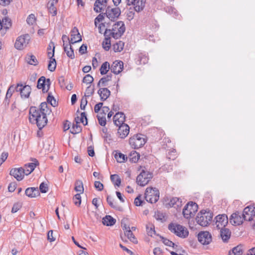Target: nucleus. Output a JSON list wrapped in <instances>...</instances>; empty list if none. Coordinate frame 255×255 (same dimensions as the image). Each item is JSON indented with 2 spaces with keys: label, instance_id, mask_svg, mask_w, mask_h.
I'll list each match as a JSON object with an SVG mask.
<instances>
[{
  "label": "nucleus",
  "instance_id": "nucleus-1",
  "mask_svg": "<svg viewBox=\"0 0 255 255\" xmlns=\"http://www.w3.org/2000/svg\"><path fill=\"white\" fill-rule=\"evenodd\" d=\"M40 108L31 107L29 111V122L33 124H36L39 129H42L47 123V115H49L51 110L48 108L46 102L40 104Z\"/></svg>",
  "mask_w": 255,
  "mask_h": 255
},
{
  "label": "nucleus",
  "instance_id": "nucleus-2",
  "mask_svg": "<svg viewBox=\"0 0 255 255\" xmlns=\"http://www.w3.org/2000/svg\"><path fill=\"white\" fill-rule=\"evenodd\" d=\"M108 30H110L109 34L115 39H118L124 34L126 27L123 21H119L113 25L112 29H108Z\"/></svg>",
  "mask_w": 255,
  "mask_h": 255
},
{
  "label": "nucleus",
  "instance_id": "nucleus-3",
  "mask_svg": "<svg viewBox=\"0 0 255 255\" xmlns=\"http://www.w3.org/2000/svg\"><path fill=\"white\" fill-rule=\"evenodd\" d=\"M213 215L211 213L202 210L198 213L196 220L199 225L203 227H206L211 221Z\"/></svg>",
  "mask_w": 255,
  "mask_h": 255
},
{
  "label": "nucleus",
  "instance_id": "nucleus-4",
  "mask_svg": "<svg viewBox=\"0 0 255 255\" xmlns=\"http://www.w3.org/2000/svg\"><path fill=\"white\" fill-rule=\"evenodd\" d=\"M168 229L176 236L185 238L188 235V230L183 226L176 224L170 223L168 225Z\"/></svg>",
  "mask_w": 255,
  "mask_h": 255
},
{
  "label": "nucleus",
  "instance_id": "nucleus-5",
  "mask_svg": "<svg viewBox=\"0 0 255 255\" xmlns=\"http://www.w3.org/2000/svg\"><path fill=\"white\" fill-rule=\"evenodd\" d=\"M144 195L145 200L151 203H156L159 198V192L156 188H147Z\"/></svg>",
  "mask_w": 255,
  "mask_h": 255
},
{
  "label": "nucleus",
  "instance_id": "nucleus-6",
  "mask_svg": "<svg viewBox=\"0 0 255 255\" xmlns=\"http://www.w3.org/2000/svg\"><path fill=\"white\" fill-rule=\"evenodd\" d=\"M146 142L145 135L142 134H136L129 139L130 145L134 149L142 147Z\"/></svg>",
  "mask_w": 255,
  "mask_h": 255
},
{
  "label": "nucleus",
  "instance_id": "nucleus-7",
  "mask_svg": "<svg viewBox=\"0 0 255 255\" xmlns=\"http://www.w3.org/2000/svg\"><path fill=\"white\" fill-rule=\"evenodd\" d=\"M197 209L198 205L196 203L193 202H189L184 207L182 213L185 218L189 219L194 216Z\"/></svg>",
  "mask_w": 255,
  "mask_h": 255
},
{
  "label": "nucleus",
  "instance_id": "nucleus-8",
  "mask_svg": "<svg viewBox=\"0 0 255 255\" xmlns=\"http://www.w3.org/2000/svg\"><path fill=\"white\" fill-rule=\"evenodd\" d=\"M152 177V174L149 172L142 170L136 178L137 183L141 186H144L146 185L150 179Z\"/></svg>",
  "mask_w": 255,
  "mask_h": 255
},
{
  "label": "nucleus",
  "instance_id": "nucleus-9",
  "mask_svg": "<svg viewBox=\"0 0 255 255\" xmlns=\"http://www.w3.org/2000/svg\"><path fill=\"white\" fill-rule=\"evenodd\" d=\"M121 13V10L119 7L112 8L109 6L107 7L106 12V16L111 21H114L119 17Z\"/></svg>",
  "mask_w": 255,
  "mask_h": 255
},
{
  "label": "nucleus",
  "instance_id": "nucleus-10",
  "mask_svg": "<svg viewBox=\"0 0 255 255\" xmlns=\"http://www.w3.org/2000/svg\"><path fill=\"white\" fill-rule=\"evenodd\" d=\"M51 85L50 79H46L44 76H41L37 81V88L42 89L44 93H47Z\"/></svg>",
  "mask_w": 255,
  "mask_h": 255
},
{
  "label": "nucleus",
  "instance_id": "nucleus-11",
  "mask_svg": "<svg viewBox=\"0 0 255 255\" xmlns=\"http://www.w3.org/2000/svg\"><path fill=\"white\" fill-rule=\"evenodd\" d=\"M29 40V35L28 34L20 36L17 38L14 46L17 49L22 50L26 46Z\"/></svg>",
  "mask_w": 255,
  "mask_h": 255
},
{
  "label": "nucleus",
  "instance_id": "nucleus-12",
  "mask_svg": "<svg viewBox=\"0 0 255 255\" xmlns=\"http://www.w3.org/2000/svg\"><path fill=\"white\" fill-rule=\"evenodd\" d=\"M15 91L20 92L22 98H28L31 93V88L29 85L23 86L18 84L15 87Z\"/></svg>",
  "mask_w": 255,
  "mask_h": 255
},
{
  "label": "nucleus",
  "instance_id": "nucleus-13",
  "mask_svg": "<svg viewBox=\"0 0 255 255\" xmlns=\"http://www.w3.org/2000/svg\"><path fill=\"white\" fill-rule=\"evenodd\" d=\"M145 0H126L127 5H132L135 11L139 12L143 10L145 4Z\"/></svg>",
  "mask_w": 255,
  "mask_h": 255
},
{
  "label": "nucleus",
  "instance_id": "nucleus-14",
  "mask_svg": "<svg viewBox=\"0 0 255 255\" xmlns=\"http://www.w3.org/2000/svg\"><path fill=\"white\" fill-rule=\"evenodd\" d=\"M244 220L243 213L240 212H236L231 216L230 218V223L235 226L241 225Z\"/></svg>",
  "mask_w": 255,
  "mask_h": 255
},
{
  "label": "nucleus",
  "instance_id": "nucleus-15",
  "mask_svg": "<svg viewBox=\"0 0 255 255\" xmlns=\"http://www.w3.org/2000/svg\"><path fill=\"white\" fill-rule=\"evenodd\" d=\"M242 213L245 221H251L255 216V207L249 206L244 209Z\"/></svg>",
  "mask_w": 255,
  "mask_h": 255
},
{
  "label": "nucleus",
  "instance_id": "nucleus-16",
  "mask_svg": "<svg viewBox=\"0 0 255 255\" xmlns=\"http://www.w3.org/2000/svg\"><path fill=\"white\" fill-rule=\"evenodd\" d=\"M216 227L218 229L225 228V226L228 223V218L225 214L219 215L216 217L214 221Z\"/></svg>",
  "mask_w": 255,
  "mask_h": 255
},
{
  "label": "nucleus",
  "instance_id": "nucleus-17",
  "mask_svg": "<svg viewBox=\"0 0 255 255\" xmlns=\"http://www.w3.org/2000/svg\"><path fill=\"white\" fill-rule=\"evenodd\" d=\"M198 239L202 244L208 245L212 241V236L209 232H201L198 235Z\"/></svg>",
  "mask_w": 255,
  "mask_h": 255
},
{
  "label": "nucleus",
  "instance_id": "nucleus-18",
  "mask_svg": "<svg viewBox=\"0 0 255 255\" xmlns=\"http://www.w3.org/2000/svg\"><path fill=\"white\" fill-rule=\"evenodd\" d=\"M82 40V37L79 32L78 28L76 27H74L71 31L70 44H73L81 41Z\"/></svg>",
  "mask_w": 255,
  "mask_h": 255
},
{
  "label": "nucleus",
  "instance_id": "nucleus-19",
  "mask_svg": "<svg viewBox=\"0 0 255 255\" xmlns=\"http://www.w3.org/2000/svg\"><path fill=\"white\" fill-rule=\"evenodd\" d=\"M32 162L25 164L23 168L24 174L28 175L30 174L35 169L36 166L39 164L38 161L36 159H32Z\"/></svg>",
  "mask_w": 255,
  "mask_h": 255
},
{
  "label": "nucleus",
  "instance_id": "nucleus-20",
  "mask_svg": "<svg viewBox=\"0 0 255 255\" xmlns=\"http://www.w3.org/2000/svg\"><path fill=\"white\" fill-rule=\"evenodd\" d=\"M118 134L121 138H125L129 133V127L127 124L119 126Z\"/></svg>",
  "mask_w": 255,
  "mask_h": 255
},
{
  "label": "nucleus",
  "instance_id": "nucleus-21",
  "mask_svg": "<svg viewBox=\"0 0 255 255\" xmlns=\"http://www.w3.org/2000/svg\"><path fill=\"white\" fill-rule=\"evenodd\" d=\"M23 168H13L10 171V175L13 176L17 181L22 180L24 177Z\"/></svg>",
  "mask_w": 255,
  "mask_h": 255
},
{
  "label": "nucleus",
  "instance_id": "nucleus-22",
  "mask_svg": "<svg viewBox=\"0 0 255 255\" xmlns=\"http://www.w3.org/2000/svg\"><path fill=\"white\" fill-rule=\"evenodd\" d=\"M124 63L121 61H115L111 67V71L115 74H119L123 69Z\"/></svg>",
  "mask_w": 255,
  "mask_h": 255
},
{
  "label": "nucleus",
  "instance_id": "nucleus-23",
  "mask_svg": "<svg viewBox=\"0 0 255 255\" xmlns=\"http://www.w3.org/2000/svg\"><path fill=\"white\" fill-rule=\"evenodd\" d=\"M125 119L126 116L123 113L118 112L116 113V115L114 116V123L116 126L125 124L124 123Z\"/></svg>",
  "mask_w": 255,
  "mask_h": 255
},
{
  "label": "nucleus",
  "instance_id": "nucleus-24",
  "mask_svg": "<svg viewBox=\"0 0 255 255\" xmlns=\"http://www.w3.org/2000/svg\"><path fill=\"white\" fill-rule=\"evenodd\" d=\"M109 31L110 30H108L107 28L106 29L104 32L105 38L102 43L103 47L106 51H108L111 47V36H112L109 34Z\"/></svg>",
  "mask_w": 255,
  "mask_h": 255
},
{
  "label": "nucleus",
  "instance_id": "nucleus-25",
  "mask_svg": "<svg viewBox=\"0 0 255 255\" xmlns=\"http://www.w3.org/2000/svg\"><path fill=\"white\" fill-rule=\"evenodd\" d=\"M108 0H96L94 3V10L97 12H100L103 7L106 6Z\"/></svg>",
  "mask_w": 255,
  "mask_h": 255
},
{
  "label": "nucleus",
  "instance_id": "nucleus-26",
  "mask_svg": "<svg viewBox=\"0 0 255 255\" xmlns=\"http://www.w3.org/2000/svg\"><path fill=\"white\" fill-rule=\"evenodd\" d=\"M220 230V236L225 243L228 242L231 237V232L229 229L224 228H221Z\"/></svg>",
  "mask_w": 255,
  "mask_h": 255
},
{
  "label": "nucleus",
  "instance_id": "nucleus-27",
  "mask_svg": "<svg viewBox=\"0 0 255 255\" xmlns=\"http://www.w3.org/2000/svg\"><path fill=\"white\" fill-rule=\"evenodd\" d=\"M98 93L100 96L101 100L102 101L106 100L110 96L111 92L107 88H100L98 91Z\"/></svg>",
  "mask_w": 255,
  "mask_h": 255
},
{
  "label": "nucleus",
  "instance_id": "nucleus-28",
  "mask_svg": "<svg viewBox=\"0 0 255 255\" xmlns=\"http://www.w3.org/2000/svg\"><path fill=\"white\" fill-rule=\"evenodd\" d=\"M26 196L30 198L36 197L39 195V192L37 188L29 187L27 188L25 191Z\"/></svg>",
  "mask_w": 255,
  "mask_h": 255
},
{
  "label": "nucleus",
  "instance_id": "nucleus-29",
  "mask_svg": "<svg viewBox=\"0 0 255 255\" xmlns=\"http://www.w3.org/2000/svg\"><path fill=\"white\" fill-rule=\"evenodd\" d=\"M63 46L67 56L72 59H74L75 58V55L71 44L68 45V44H63Z\"/></svg>",
  "mask_w": 255,
  "mask_h": 255
},
{
  "label": "nucleus",
  "instance_id": "nucleus-30",
  "mask_svg": "<svg viewBox=\"0 0 255 255\" xmlns=\"http://www.w3.org/2000/svg\"><path fill=\"white\" fill-rule=\"evenodd\" d=\"M116 221V219L110 215H106L102 220L103 224L107 226L114 225L115 224Z\"/></svg>",
  "mask_w": 255,
  "mask_h": 255
},
{
  "label": "nucleus",
  "instance_id": "nucleus-31",
  "mask_svg": "<svg viewBox=\"0 0 255 255\" xmlns=\"http://www.w3.org/2000/svg\"><path fill=\"white\" fill-rule=\"evenodd\" d=\"M107 201L111 207L119 211H122V207L119 206L116 202H114V199L111 196H107Z\"/></svg>",
  "mask_w": 255,
  "mask_h": 255
},
{
  "label": "nucleus",
  "instance_id": "nucleus-32",
  "mask_svg": "<svg viewBox=\"0 0 255 255\" xmlns=\"http://www.w3.org/2000/svg\"><path fill=\"white\" fill-rule=\"evenodd\" d=\"M112 78V74L108 75L106 77L102 78L99 81L97 86L100 87L101 86L105 87L107 86V83L110 81Z\"/></svg>",
  "mask_w": 255,
  "mask_h": 255
},
{
  "label": "nucleus",
  "instance_id": "nucleus-33",
  "mask_svg": "<svg viewBox=\"0 0 255 255\" xmlns=\"http://www.w3.org/2000/svg\"><path fill=\"white\" fill-rule=\"evenodd\" d=\"M57 2L51 1L48 6L49 12L52 14L53 16H55L57 14V9L55 6V4Z\"/></svg>",
  "mask_w": 255,
  "mask_h": 255
},
{
  "label": "nucleus",
  "instance_id": "nucleus-34",
  "mask_svg": "<svg viewBox=\"0 0 255 255\" xmlns=\"http://www.w3.org/2000/svg\"><path fill=\"white\" fill-rule=\"evenodd\" d=\"M73 123L72 128L70 129V132L73 134H77L80 132L82 130V128L79 125L78 122H75Z\"/></svg>",
  "mask_w": 255,
  "mask_h": 255
},
{
  "label": "nucleus",
  "instance_id": "nucleus-35",
  "mask_svg": "<svg viewBox=\"0 0 255 255\" xmlns=\"http://www.w3.org/2000/svg\"><path fill=\"white\" fill-rule=\"evenodd\" d=\"M75 122H78V123H82L84 125H87V118L85 112L81 114V117H77L75 119Z\"/></svg>",
  "mask_w": 255,
  "mask_h": 255
},
{
  "label": "nucleus",
  "instance_id": "nucleus-36",
  "mask_svg": "<svg viewBox=\"0 0 255 255\" xmlns=\"http://www.w3.org/2000/svg\"><path fill=\"white\" fill-rule=\"evenodd\" d=\"M243 251L242 246H237L229 252V255H243Z\"/></svg>",
  "mask_w": 255,
  "mask_h": 255
},
{
  "label": "nucleus",
  "instance_id": "nucleus-37",
  "mask_svg": "<svg viewBox=\"0 0 255 255\" xmlns=\"http://www.w3.org/2000/svg\"><path fill=\"white\" fill-rule=\"evenodd\" d=\"M125 234L131 242L134 244L137 243V240L134 237L130 229H128L126 232H125Z\"/></svg>",
  "mask_w": 255,
  "mask_h": 255
},
{
  "label": "nucleus",
  "instance_id": "nucleus-38",
  "mask_svg": "<svg viewBox=\"0 0 255 255\" xmlns=\"http://www.w3.org/2000/svg\"><path fill=\"white\" fill-rule=\"evenodd\" d=\"M124 43L122 41H119L113 45V49L115 52H121L123 50L124 47Z\"/></svg>",
  "mask_w": 255,
  "mask_h": 255
},
{
  "label": "nucleus",
  "instance_id": "nucleus-39",
  "mask_svg": "<svg viewBox=\"0 0 255 255\" xmlns=\"http://www.w3.org/2000/svg\"><path fill=\"white\" fill-rule=\"evenodd\" d=\"M26 60L29 64L35 66L38 64V61L37 59L36 58L35 56L33 55H28L26 57Z\"/></svg>",
  "mask_w": 255,
  "mask_h": 255
},
{
  "label": "nucleus",
  "instance_id": "nucleus-40",
  "mask_svg": "<svg viewBox=\"0 0 255 255\" xmlns=\"http://www.w3.org/2000/svg\"><path fill=\"white\" fill-rule=\"evenodd\" d=\"M111 68L110 67V64L108 62H105L103 63L100 68V73L102 75L106 74L109 69Z\"/></svg>",
  "mask_w": 255,
  "mask_h": 255
},
{
  "label": "nucleus",
  "instance_id": "nucleus-41",
  "mask_svg": "<svg viewBox=\"0 0 255 255\" xmlns=\"http://www.w3.org/2000/svg\"><path fill=\"white\" fill-rule=\"evenodd\" d=\"M111 180L114 184L115 186L119 187L121 183V180L120 177L117 174L111 175Z\"/></svg>",
  "mask_w": 255,
  "mask_h": 255
},
{
  "label": "nucleus",
  "instance_id": "nucleus-42",
  "mask_svg": "<svg viewBox=\"0 0 255 255\" xmlns=\"http://www.w3.org/2000/svg\"><path fill=\"white\" fill-rule=\"evenodd\" d=\"M75 190L77 192H79L80 193H83L84 192V187L83 182L81 180H77L75 184Z\"/></svg>",
  "mask_w": 255,
  "mask_h": 255
},
{
  "label": "nucleus",
  "instance_id": "nucleus-43",
  "mask_svg": "<svg viewBox=\"0 0 255 255\" xmlns=\"http://www.w3.org/2000/svg\"><path fill=\"white\" fill-rule=\"evenodd\" d=\"M47 102L52 106L55 107L57 106V102L54 97L51 95V93H49L47 98Z\"/></svg>",
  "mask_w": 255,
  "mask_h": 255
},
{
  "label": "nucleus",
  "instance_id": "nucleus-44",
  "mask_svg": "<svg viewBox=\"0 0 255 255\" xmlns=\"http://www.w3.org/2000/svg\"><path fill=\"white\" fill-rule=\"evenodd\" d=\"M56 67V62L55 58H51L49 60L48 69L49 71L53 72L54 71Z\"/></svg>",
  "mask_w": 255,
  "mask_h": 255
},
{
  "label": "nucleus",
  "instance_id": "nucleus-45",
  "mask_svg": "<svg viewBox=\"0 0 255 255\" xmlns=\"http://www.w3.org/2000/svg\"><path fill=\"white\" fill-rule=\"evenodd\" d=\"M146 231L148 236H152L153 235L155 234V231L154 230V226L151 224H149L146 225Z\"/></svg>",
  "mask_w": 255,
  "mask_h": 255
},
{
  "label": "nucleus",
  "instance_id": "nucleus-46",
  "mask_svg": "<svg viewBox=\"0 0 255 255\" xmlns=\"http://www.w3.org/2000/svg\"><path fill=\"white\" fill-rule=\"evenodd\" d=\"M2 27H3L4 28L8 29L9 27L11 26V21L10 19L6 17L3 18L1 20Z\"/></svg>",
  "mask_w": 255,
  "mask_h": 255
},
{
  "label": "nucleus",
  "instance_id": "nucleus-47",
  "mask_svg": "<svg viewBox=\"0 0 255 255\" xmlns=\"http://www.w3.org/2000/svg\"><path fill=\"white\" fill-rule=\"evenodd\" d=\"M97 119L98 120L99 124L101 126H105L106 125L107 121L106 116L105 115H102V113L97 116Z\"/></svg>",
  "mask_w": 255,
  "mask_h": 255
},
{
  "label": "nucleus",
  "instance_id": "nucleus-48",
  "mask_svg": "<svg viewBox=\"0 0 255 255\" xmlns=\"http://www.w3.org/2000/svg\"><path fill=\"white\" fill-rule=\"evenodd\" d=\"M15 87H14L13 85H11L8 88L5 96V101H6L7 99L11 98L12 93L14 92V91H15Z\"/></svg>",
  "mask_w": 255,
  "mask_h": 255
},
{
  "label": "nucleus",
  "instance_id": "nucleus-49",
  "mask_svg": "<svg viewBox=\"0 0 255 255\" xmlns=\"http://www.w3.org/2000/svg\"><path fill=\"white\" fill-rule=\"evenodd\" d=\"M115 157L118 162H123L125 161L126 157L125 155L122 153L117 152L115 155Z\"/></svg>",
  "mask_w": 255,
  "mask_h": 255
},
{
  "label": "nucleus",
  "instance_id": "nucleus-50",
  "mask_svg": "<svg viewBox=\"0 0 255 255\" xmlns=\"http://www.w3.org/2000/svg\"><path fill=\"white\" fill-rule=\"evenodd\" d=\"M73 200L75 205L79 206L81 203V197L80 193L76 194L73 197Z\"/></svg>",
  "mask_w": 255,
  "mask_h": 255
},
{
  "label": "nucleus",
  "instance_id": "nucleus-51",
  "mask_svg": "<svg viewBox=\"0 0 255 255\" xmlns=\"http://www.w3.org/2000/svg\"><path fill=\"white\" fill-rule=\"evenodd\" d=\"M94 92V86L91 87V86H88L85 91V97H90L93 94Z\"/></svg>",
  "mask_w": 255,
  "mask_h": 255
},
{
  "label": "nucleus",
  "instance_id": "nucleus-52",
  "mask_svg": "<svg viewBox=\"0 0 255 255\" xmlns=\"http://www.w3.org/2000/svg\"><path fill=\"white\" fill-rule=\"evenodd\" d=\"M181 202L180 201L179 198L177 197H174L170 200L169 204L172 206H173L175 205H176L177 206H179L181 205Z\"/></svg>",
  "mask_w": 255,
  "mask_h": 255
},
{
  "label": "nucleus",
  "instance_id": "nucleus-53",
  "mask_svg": "<svg viewBox=\"0 0 255 255\" xmlns=\"http://www.w3.org/2000/svg\"><path fill=\"white\" fill-rule=\"evenodd\" d=\"M35 19L34 14H31L27 18L26 21L29 25H33L35 22Z\"/></svg>",
  "mask_w": 255,
  "mask_h": 255
},
{
  "label": "nucleus",
  "instance_id": "nucleus-54",
  "mask_svg": "<svg viewBox=\"0 0 255 255\" xmlns=\"http://www.w3.org/2000/svg\"><path fill=\"white\" fill-rule=\"evenodd\" d=\"M94 81L93 77L90 74L86 75L83 78V82L87 84L92 83Z\"/></svg>",
  "mask_w": 255,
  "mask_h": 255
},
{
  "label": "nucleus",
  "instance_id": "nucleus-55",
  "mask_svg": "<svg viewBox=\"0 0 255 255\" xmlns=\"http://www.w3.org/2000/svg\"><path fill=\"white\" fill-rule=\"evenodd\" d=\"M161 240L165 246L174 247L175 245L174 243L166 238L161 237Z\"/></svg>",
  "mask_w": 255,
  "mask_h": 255
},
{
  "label": "nucleus",
  "instance_id": "nucleus-56",
  "mask_svg": "<svg viewBox=\"0 0 255 255\" xmlns=\"http://www.w3.org/2000/svg\"><path fill=\"white\" fill-rule=\"evenodd\" d=\"M167 157L169 159H175L176 158V150L175 149L170 150L167 154Z\"/></svg>",
  "mask_w": 255,
  "mask_h": 255
},
{
  "label": "nucleus",
  "instance_id": "nucleus-57",
  "mask_svg": "<svg viewBox=\"0 0 255 255\" xmlns=\"http://www.w3.org/2000/svg\"><path fill=\"white\" fill-rule=\"evenodd\" d=\"M139 158V155L137 152H134V153L130 154V160L132 162H136L138 161Z\"/></svg>",
  "mask_w": 255,
  "mask_h": 255
},
{
  "label": "nucleus",
  "instance_id": "nucleus-58",
  "mask_svg": "<svg viewBox=\"0 0 255 255\" xmlns=\"http://www.w3.org/2000/svg\"><path fill=\"white\" fill-rule=\"evenodd\" d=\"M39 189L41 192L45 193L48 191V188L47 184L42 182L40 185Z\"/></svg>",
  "mask_w": 255,
  "mask_h": 255
},
{
  "label": "nucleus",
  "instance_id": "nucleus-59",
  "mask_svg": "<svg viewBox=\"0 0 255 255\" xmlns=\"http://www.w3.org/2000/svg\"><path fill=\"white\" fill-rule=\"evenodd\" d=\"M21 208V205L20 203H15L11 209V212L12 213H16L17 211H18L20 208Z\"/></svg>",
  "mask_w": 255,
  "mask_h": 255
},
{
  "label": "nucleus",
  "instance_id": "nucleus-60",
  "mask_svg": "<svg viewBox=\"0 0 255 255\" xmlns=\"http://www.w3.org/2000/svg\"><path fill=\"white\" fill-rule=\"evenodd\" d=\"M8 155V154L7 152H3L2 153L1 157H0V166L7 159Z\"/></svg>",
  "mask_w": 255,
  "mask_h": 255
},
{
  "label": "nucleus",
  "instance_id": "nucleus-61",
  "mask_svg": "<svg viewBox=\"0 0 255 255\" xmlns=\"http://www.w3.org/2000/svg\"><path fill=\"white\" fill-rule=\"evenodd\" d=\"M94 186L99 191H102L104 188L103 184L100 181H95Z\"/></svg>",
  "mask_w": 255,
  "mask_h": 255
},
{
  "label": "nucleus",
  "instance_id": "nucleus-62",
  "mask_svg": "<svg viewBox=\"0 0 255 255\" xmlns=\"http://www.w3.org/2000/svg\"><path fill=\"white\" fill-rule=\"evenodd\" d=\"M17 184L16 182H11L10 183L8 186V190L9 192H12L16 189Z\"/></svg>",
  "mask_w": 255,
  "mask_h": 255
},
{
  "label": "nucleus",
  "instance_id": "nucleus-63",
  "mask_svg": "<svg viewBox=\"0 0 255 255\" xmlns=\"http://www.w3.org/2000/svg\"><path fill=\"white\" fill-rule=\"evenodd\" d=\"M87 104V100L86 97H83L81 100L80 108L81 110H84Z\"/></svg>",
  "mask_w": 255,
  "mask_h": 255
},
{
  "label": "nucleus",
  "instance_id": "nucleus-64",
  "mask_svg": "<svg viewBox=\"0 0 255 255\" xmlns=\"http://www.w3.org/2000/svg\"><path fill=\"white\" fill-rule=\"evenodd\" d=\"M47 240L50 242H52L55 240V238L53 236V231L50 230L48 231L47 233Z\"/></svg>",
  "mask_w": 255,
  "mask_h": 255
}]
</instances>
